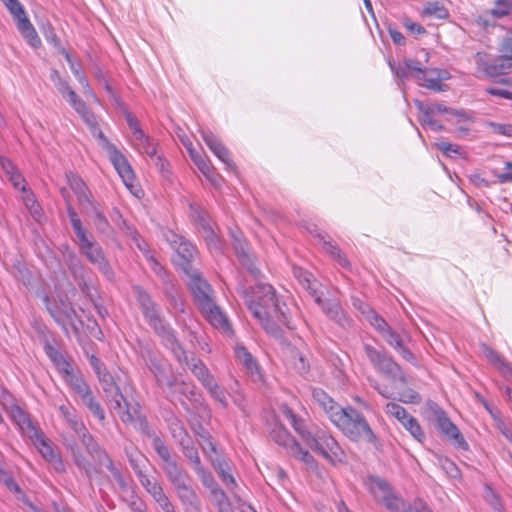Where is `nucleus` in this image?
Instances as JSON below:
<instances>
[{
    "mask_svg": "<svg viewBox=\"0 0 512 512\" xmlns=\"http://www.w3.org/2000/svg\"><path fill=\"white\" fill-rule=\"evenodd\" d=\"M364 353L374 369L393 383L406 384V376L394 359L370 344H364Z\"/></svg>",
    "mask_w": 512,
    "mask_h": 512,
    "instance_id": "423d86ee",
    "label": "nucleus"
},
{
    "mask_svg": "<svg viewBox=\"0 0 512 512\" xmlns=\"http://www.w3.org/2000/svg\"><path fill=\"white\" fill-rule=\"evenodd\" d=\"M201 313L212 326L228 336L232 335L233 331L227 316L215 302L202 309Z\"/></svg>",
    "mask_w": 512,
    "mask_h": 512,
    "instance_id": "aec40b11",
    "label": "nucleus"
},
{
    "mask_svg": "<svg viewBox=\"0 0 512 512\" xmlns=\"http://www.w3.org/2000/svg\"><path fill=\"white\" fill-rule=\"evenodd\" d=\"M71 225L80 242V248L92 241L87 237L86 230L83 228L81 220L75 221L71 223Z\"/></svg>",
    "mask_w": 512,
    "mask_h": 512,
    "instance_id": "052dcab7",
    "label": "nucleus"
},
{
    "mask_svg": "<svg viewBox=\"0 0 512 512\" xmlns=\"http://www.w3.org/2000/svg\"><path fill=\"white\" fill-rule=\"evenodd\" d=\"M67 180L70 188L77 195L79 204L82 208L94 201L91 192L79 176L69 173L67 174Z\"/></svg>",
    "mask_w": 512,
    "mask_h": 512,
    "instance_id": "c756f323",
    "label": "nucleus"
},
{
    "mask_svg": "<svg viewBox=\"0 0 512 512\" xmlns=\"http://www.w3.org/2000/svg\"><path fill=\"white\" fill-rule=\"evenodd\" d=\"M110 216L112 221H114L126 235L136 239L137 231L127 223L118 208L114 207Z\"/></svg>",
    "mask_w": 512,
    "mask_h": 512,
    "instance_id": "3c124183",
    "label": "nucleus"
},
{
    "mask_svg": "<svg viewBox=\"0 0 512 512\" xmlns=\"http://www.w3.org/2000/svg\"><path fill=\"white\" fill-rule=\"evenodd\" d=\"M152 446L162 461L161 468L186 511H198L200 500L195 490L189 485L188 472L172 457L169 448L160 437L154 438Z\"/></svg>",
    "mask_w": 512,
    "mask_h": 512,
    "instance_id": "20e7f679",
    "label": "nucleus"
},
{
    "mask_svg": "<svg viewBox=\"0 0 512 512\" xmlns=\"http://www.w3.org/2000/svg\"><path fill=\"white\" fill-rule=\"evenodd\" d=\"M115 410L118 411L119 417L123 423L132 425L136 430L148 437H153V439L158 437L150 429L148 421L145 415L142 414L138 403H129L124 397L121 408Z\"/></svg>",
    "mask_w": 512,
    "mask_h": 512,
    "instance_id": "9d476101",
    "label": "nucleus"
},
{
    "mask_svg": "<svg viewBox=\"0 0 512 512\" xmlns=\"http://www.w3.org/2000/svg\"><path fill=\"white\" fill-rule=\"evenodd\" d=\"M170 431L172 437L178 442L179 446H182L191 440L187 430L178 419H174V421L171 422Z\"/></svg>",
    "mask_w": 512,
    "mask_h": 512,
    "instance_id": "09e8293b",
    "label": "nucleus"
},
{
    "mask_svg": "<svg viewBox=\"0 0 512 512\" xmlns=\"http://www.w3.org/2000/svg\"><path fill=\"white\" fill-rule=\"evenodd\" d=\"M196 474L198 475L202 484L205 487L209 488L215 496L220 495L222 498L225 497L224 492L217 487L214 477L209 471L203 468L200 471L196 472Z\"/></svg>",
    "mask_w": 512,
    "mask_h": 512,
    "instance_id": "8fccbe9b",
    "label": "nucleus"
},
{
    "mask_svg": "<svg viewBox=\"0 0 512 512\" xmlns=\"http://www.w3.org/2000/svg\"><path fill=\"white\" fill-rule=\"evenodd\" d=\"M5 409L10 418L20 427L23 432H26L28 435H38V430L34 427L27 413L21 407L16 404H12L10 406H5Z\"/></svg>",
    "mask_w": 512,
    "mask_h": 512,
    "instance_id": "bb28decb",
    "label": "nucleus"
},
{
    "mask_svg": "<svg viewBox=\"0 0 512 512\" xmlns=\"http://www.w3.org/2000/svg\"><path fill=\"white\" fill-rule=\"evenodd\" d=\"M124 453L128 459V462L134 470L137 478L144 475V468L148 462L144 454H142L135 446H125Z\"/></svg>",
    "mask_w": 512,
    "mask_h": 512,
    "instance_id": "2f4dec72",
    "label": "nucleus"
},
{
    "mask_svg": "<svg viewBox=\"0 0 512 512\" xmlns=\"http://www.w3.org/2000/svg\"><path fill=\"white\" fill-rule=\"evenodd\" d=\"M211 398H213L219 405L226 409L228 408V400L226 398V391L224 388L218 385L215 378L211 379L209 382L205 383L203 386Z\"/></svg>",
    "mask_w": 512,
    "mask_h": 512,
    "instance_id": "37998d69",
    "label": "nucleus"
},
{
    "mask_svg": "<svg viewBox=\"0 0 512 512\" xmlns=\"http://www.w3.org/2000/svg\"><path fill=\"white\" fill-rule=\"evenodd\" d=\"M64 261L73 275L77 280H80L79 286L84 293H88L87 283L84 281L85 267L80 258L72 251H68L64 254Z\"/></svg>",
    "mask_w": 512,
    "mask_h": 512,
    "instance_id": "c85d7f7f",
    "label": "nucleus"
},
{
    "mask_svg": "<svg viewBox=\"0 0 512 512\" xmlns=\"http://www.w3.org/2000/svg\"><path fill=\"white\" fill-rule=\"evenodd\" d=\"M368 491L374 499L382 503L390 512H398L401 508L403 499L398 497L391 485L383 478L370 475L364 482Z\"/></svg>",
    "mask_w": 512,
    "mask_h": 512,
    "instance_id": "0eeeda50",
    "label": "nucleus"
},
{
    "mask_svg": "<svg viewBox=\"0 0 512 512\" xmlns=\"http://www.w3.org/2000/svg\"><path fill=\"white\" fill-rule=\"evenodd\" d=\"M67 101L70 103V105L76 110V112H79L80 110H83L86 107V104L83 100H81L74 90H69L66 94Z\"/></svg>",
    "mask_w": 512,
    "mask_h": 512,
    "instance_id": "774afa93",
    "label": "nucleus"
},
{
    "mask_svg": "<svg viewBox=\"0 0 512 512\" xmlns=\"http://www.w3.org/2000/svg\"><path fill=\"white\" fill-rule=\"evenodd\" d=\"M314 439L316 443H309V448L332 462L341 460L343 451L332 436L326 435L323 431H317Z\"/></svg>",
    "mask_w": 512,
    "mask_h": 512,
    "instance_id": "4468645a",
    "label": "nucleus"
},
{
    "mask_svg": "<svg viewBox=\"0 0 512 512\" xmlns=\"http://www.w3.org/2000/svg\"><path fill=\"white\" fill-rule=\"evenodd\" d=\"M237 293L256 319L276 318L288 329L295 328L287 304L279 298L270 284L258 283L250 288L240 284Z\"/></svg>",
    "mask_w": 512,
    "mask_h": 512,
    "instance_id": "f257e3e1",
    "label": "nucleus"
},
{
    "mask_svg": "<svg viewBox=\"0 0 512 512\" xmlns=\"http://www.w3.org/2000/svg\"><path fill=\"white\" fill-rule=\"evenodd\" d=\"M422 14L436 19H446L449 16L448 10L440 2H428Z\"/></svg>",
    "mask_w": 512,
    "mask_h": 512,
    "instance_id": "de8ad7c7",
    "label": "nucleus"
},
{
    "mask_svg": "<svg viewBox=\"0 0 512 512\" xmlns=\"http://www.w3.org/2000/svg\"><path fill=\"white\" fill-rule=\"evenodd\" d=\"M390 68L395 73L397 78L400 79L401 82H405L409 79V77H413L418 72H421V64L417 60L413 59H405L402 65L396 66L393 63H389Z\"/></svg>",
    "mask_w": 512,
    "mask_h": 512,
    "instance_id": "7c9ffc66",
    "label": "nucleus"
},
{
    "mask_svg": "<svg viewBox=\"0 0 512 512\" xmlns=\"http://www.w3.org/2000/svg\"><path fill=\"white\" fill-rule=\"evenodd\" d=\"M186 275L189 277L188 285L199 310L201 311L205 307L212 305L215 300L214 290L211 285L201 277L198 270Z\"/></svg>",
    "mask_w": 512,
    "mask_h": 512,
    "instance_id": "ddd939ff",
    "label": "nucleus"
},
{
    "mask_svg": "<svg viewBox=\"0 0 512 512\" xmlns=\"http://www.w3.org/2000/svg\"><path fill=\"white\" fill-rule=\"evenodd\" d=\"M189 210L193 223L197 227L199 233L205 239L208 247L216 251H221V240L215 233L214 225L210 219L209 214L197 203H190Z\"/></svg>",
    "mask_w": 512,
    "mask_h": 512,
    "instance_id": "1a4fd4ad",
    "label": "nucleus"
},
{
    "mask_svg": "<svg viewBox=\"0 0 512 512\" xmlns=\"http://www.w3.org/2000/svg\"><path fill=\"white\" fill-rule=\"evenodd\" d=\"M202 138L210 150L226 165L227 169H234L235 165L230 158L229 150L211 132H202Z\"/></svg>",
    "mask_w": 512,
    "mask_h": 512,
    "instance_id": "b1692460",
    "label": "nucleus"
},
{
    "mask_svg": "<svg viewBox=\"0 0 512 512\" xmlns=\"http://www.w3.org/2000/svg\"><path fill=\"white\" fill-rule=\"evenodd\" d=\"M79 440L95 462L106 457L107 452L98 444L89 431L83 434Z\"/></svg>",
    "mask_w": 512,
    "mask_h": 512,
    "instance_id": "72a5a7b5",
    "label": "nucleus"
},
{
    "mask_svg": "<svg viewBox=\"0 0 512 512\" xmlns=\"http://www.w3.org/2000/svg\"><path fill=\"white\" fill-rule=\"evenodd\" d=\"M367 319L370 324L383 336L389 329L387 322L373 311L368 313Z\"/></svg>",
    "mask_w": 512,
    "mask_h": 512,
    "instance_id": "6e6d98bb",
    "label": "nucleus"
},
{
    "mask_svg": "<svg viewBox=\"0 0 512 512\" xmlns=\"http://www.w3.org/2000/svg\"><path fill=\"white\" fill-rule=\"evenodd\" d=\"M29 438L34 441L35 446L42 457L54 468L56 472H65V465L61 455L54 449L52 444L46 440L43 434L38 430V435L29 434Z\"/></svg>",
    "mask_w": 512,
    "mask_h": 512,
    "instance_id": "2eb2a0df",
    "label": "nucleus"
},
{
    "mask_svg": "<svg viewBox=\"0 0 512 512\" xmlns=\"http://www.w3.org/2000/svg\"><path fill=\"white\" fill-rule=\"evenodd\" d=\"M475 63L478 72L491 78L507 74L512 67V62L504 55L490 58L480 52L475 55Z\"/></svg>",
    "mask_w": 512,
    "mask_h": 512,
    "instance_id": "f8f14e48",
    "label": "nucleus"
},
{
    "mask_svg": "<svg viewBox=\"0 0 512 512\" xmlns=\"http://www.w3.org/2000/svg\"><path fill=\"white\" fill-rule=\"evenodd\" d=\"M133 294L146 322L154 333L171 350L179 363L189 364L188 355L179 343L175 330L161 315L160 306L140 286L133 287Z\"/></svg>",
    "mask_w": 512,
    "mask_h": 512,
    "instance_id": "7ed1b4c3",
    "label": "nucleus"
},
{
    "mask_svg": "<svg viewBox=\"0 0 512 512\" xmlns=\"http://www.w3.org/2000/svg\"><path fill=\"white\" fill-rule=\"evenodd\" d=\"M401 424L407 431H409V433L412 435L414 439H416L419 442L424 441L425 434L416 418L408 414L406 419Z\"/></svg>",
    "mask_w": 512,
    "mask_h": 512,
    "instance_id": "49530a36",
    "label": "nucleus"
},
{
    "mask_svg": "<svg viewBox=\"0 0 512 512\" xmlns=\"http://www.w3.org/2000/svg\"><path fill=\"white\" fill-rule=\"evenodd\" d=\"M99 466H105L109 471L110 473L112 474L113 478L115 479V481L117 482V484L119 485L120 489L122 491H127L128 490V483L127 481L125 480L122 472L120 471V469H118L112 459L110 458V456L108 455V453L106 454V457L105 458H101L99 461L96 462Z\"/></svg>",
    "mask_w": 512,
    "mask_h": 512,
    "instance_id": "a19ab883",
    "label": "nucleus"
},
{
    "mask_svg": "<svg viewBox=\"0 0 512 512\" xmlns=\"http://www.w3.org/2000/svg\"><path fill=\"white\" fill-rule=\"evenodd\" d=\"M140 484L144 487V489L154 498L161 491H163V487L156 479L150 478L148 475L144 474L138 478Z\"/></svg>",
    "mask_w": 512,
    "mask_h": 512,
    "instance_id": "603ef678",
    "label": "nucleus"
},
{
    "mask_svg": "<svg viewBox=\"0 0 512 512\" xmlns=\"http://www.w3.org/2000/svg\"><path fill=\"white\" fill-rule=\"evenodd\" d=\"M64 381L79 396L80 399L92 392L81 374L73 373Z\"/></svg>",
    "mask_w": 512,
    "mask_h": 512,
    "instance_id": "79ce46f5",
    "label": "nucleus"
},
{
    "mask_svg": "<svg viewBox=\"0 0 512 512\" xmlns=\"http://www.w3.org/2000/svg\"><path fill=\"white\" fill-rule=\"evenodd\" d=\"M385 412L387 415L396 418L400 423H402L408 416L406 409L395 402L387 403L385 406Z\"/></svg>",
    "mask_w": 512,
    "mask_h": 512,
    "instance_id": "5fc2aeb1",
    "label": "nucleus"
},
{
    "mask_svg": "<svg viewBox=\"0 0 512 512\" xmlns=\"http://www.w3.org/2000/svg\"><path fill=\"white\" fill-rule=\"evenodd\" d=\"M54 366L56 367L57 371L62 375L64 380L67 379L73 373H75L71 363L65 357H63Z\"/></svg>",
    "mask_w": 512,
    "mask_h": 512,
    "instance_id": "0e129e2a",
    "label": "nucleus"
},
{
    "mask_svg": "<svg viewBox=\"0 0 512 512\" xmlns=\"http://www.w3.org/2000/svg\"><path fill=\"white\" fill-rule=\"evenodd\" d=\"M150 370L153 373L159 386H167L171 393L179 390L180 387L184 386V383H177L175 378L170 376L165 366L158 361H151Z\"/></svg>",
    "mask_w": 512,
    "mask_h": 512,
    "instance_id": "a878e982",
    "label": "nucleus"
},
{
    "mask_svg": "<svg viewBox=\"0 0 512 512\" xmlns=\"http://www.w3.org/2000/svg\"><path fill=\"white\" fill-rule=\"evenodd\" d=\"M65 446L70 451L74 464L83 472L86 478L91 481L94 473L97 472L96 468L83 454L77 443L66 441Z\"/></svg>",
    "mask_w": 512,
    "mask_h": 512,
    "instance_id": "5701e85b",
    "label": "nucleus"
},
{
    "mask_svg": "<svg viewBox=\"0 0 512 512\" xmlns=\"http://www.w3.org/2000/svg\"><path fill=\"white\" fill-rule=\"evenodd\" d=\"M5 6L13 15L16 24L20 21V19L28 18L23 5L19 2V0H4Z\"/></svg>",
    "mask_w": 512,
    "mask_h": 512,
    "instance_id": "864d4df0",
    "label": "nucleus"
},
{
    "mask_svg": "<svg viewBox=\"0 0 512 512\" xmlns=\"http://www.w3.org/2000/svg\"><path fill=\"white\" fill-rule=\"evenodd\" d=\"M283 414L286 417V419L289 421V423L292 425L294 430L298 433L301 440L308 446L309 443L315 444V433L309 431L306 428V424L304 420L298 418L293 411L288 408L287 406L282 408Z\"/></svg>",
    "mask_w": 512,
    "mask_h": 512,
    "instance_id": "cd10ccee",
    "label": "nucleus"
},
{
    "mask_svg": "<svg viewBox=\"0 0 512 512\" xmlns=\"http://www.w3.org/2000/svg\"><path fill=\"white\" fill-rule=\"evenodd\" d=\"M270 436L278 445L283 446L288 452L295 447L297 443L282 425H275Z\"/></svg>",
    "mask_w": 512,
    "mask_h": 512,
    "instance_id": "e433bc0d",
    "label": "nucleus"
},
{
    "mask_svg": "<svg viewBox=\"0 0 512 512\" xmlns=\"http://www.w3.org/2000/svg\"><path fill=\"white\" fill-rule=\"evenodd\" d=\"M71 225L80 242V248L92 241L87 237L86 230L83 228L81 220L75 221L71 223Z\"/></svg>",
    "mask_w": 512,
    "mask_h": 512,
    "instance_id": "680f3d73",
    "label": "nucleus"
},
{
    "mask_svg": "<svg viewBox=\"0 0 512 512\" xmlns=\"http://www.w3.org/2000/svg\"><path fill=\"white\" fill-rule=\"evenodd\" d=\"M133 294L146 322L154 333L171 350L179 363L189 364L188 355L179 343L175 330L161 315L160 306L140 286L133 287Z\"/></svg>",
    "mask_w": 512,
    "mask_h": 512,
    "instance_id": "f03ea898",
    "label": "nucleus"
},
{
    "mask_svg": "<svg viewBox=\"0 0 512 512\" xmlns=\"http://www.w3.org/2000/svg\"><path fill=\"white\" fill-rule=\"evenodd\" d=\"M81 252L86 258L107 278L112 279L114 276L113 270L104 255V251L101 246L95 241H91L81 247Z\"/></svg>",
    "mask_w": 512,
    "mask_h": 512,
    "instance_id": "dca6fc26",
    "label": "nucleus"
},
{
    "mask_svg": "<svg viewBox=\"0 0 512 512\" xmlns=\"http://www.w3.org/2000/svg\"><path fill=\"white\" fill-rule=\"evenodd\" d=\"M429 413L437 422V427L441 433L458 449L468 450L469 445L457 426L450 420L445 411L435 402L427 403Z\"/></svg>",
    "mask_w": 512,
    "mask_h": 512,
    "instance_id": "6e6552de",
    "label": "nucleus"
},
{
    "mask_svg": "<svg viewBox=\"0 0 512 512\" xmlns=\"http://www.w3.org/2000/svg\"><path fill=\"white\" fill-rule=\"evenodd\" d=\"M231 236L233 238V248L238 260L253 277H257L260 271L255 266L254 257L249 253L246 241L241 238L240 234L232 232Z\"/></svg>",
    "mask_w": 512,
    "mask_h": 512,
    "instance_id": "6ab92c4d",
    "label": "nucleus"
},
{
    "mask_svg": "<svg viewBox=\"0 0 512 512\" xmlns=\"http://www.w3.org/2000/svg\"><path fill=\"white\" fill-rule=\"evenodd\" d=\"M65 58L67 62L69 63L70 69L77 79V81L81 84V86L84 89V93L86 94H92V91L90 89L89 83L85 75L80 71V66L76 64L73 60L71 55L68 52L63 51Z\"/></svg>",
    "mask_w": 512,
    "mask_h": 512,
    "instance_id": "a18cd8bd",
    "label": "nucleus"
},
{
    "mask_svg": "<svg viewBox=\"0 0 512 512\" xmlns=\"http://www.w3.org/2000/svg\"><path fill=\"white\" fill-rule=\"evenodd\" d=\"M431 73L435 74V77H428V75H426L424 72V68L421 66V72L415 74L414 78L422 87H425L435 92L446 91L448 89V86L446 84H443L442 81L450 79V73L445 69H432Z\"/></svg>",
    "mask_w": 512,
    "mask_h": 512,
    "instance_id": "a211bd4d",
    "label": "nucleus"
},
{
    "mask_svg": "<svg viewBox=\"0 0 512 512\" xmlns=\"http://www.w3.org/2000/svg\"><path fill=\"white\" fill-rule=\"evenodd\" d=\"M16 26L30 46L37 48L41 45V40L28 18L20 19Z\"/></svg>",
    "mask_w": 512,
    "mask_h": 512,
    "instance_id": "f704fd0d",
    "label": "nucleus"
},
{
    "mask_svg": "<svg viewBox=\"0 0 512 512\" xmlns=\"http://www.w3.org/2000/svg\"><path fill=\"white\" fill-rule=\"evenodd\" d=\"M512 9V0H497L495 7L491 10L492 15L503 17L509 14Z\"/></svg>",
    "mask_w": 512,
    "mask_h": 512,
    "instance_id": "bf43d9fd",
    "label": "nucleus"
},
{
    "mask_svg": "<svg viewBox=\"0 0 512 512\" xmlns=\"http://www.w3.org/2000/svg\"><path fill=\"white\" fill-rule=\"evenodd\" d=\"M488 126L496 134L512 137V124L489 122Z\"/></svg>",
    "mask_w": 512,
    "mask_h": 512,
    "instance_id": "338daca9",
    "label": "nucleus"
},
{
    "mask_svg": "<svg viewBox=\"0 0 512 512\" xmlns=\"http://www.w3.org/2000/svg\"><path fill=\"white\" fill-rule=\"evenodd\" d=\"M416 106L421 113L420 122L423 126H427L433 131L444 130V126L433 118L434 114L432 109H428V106L421 101H416Z\"/></svg>",
    "mask_w": 512,
    "mask_h": 512,
    "instance_id": "4c0bfd02",
    "label": "nucleus"
},
{
    "mask_svg": "<svg viewBox=\"0 0 512 512\" xmlns=\"http://www.w3.org/2000/svg\"><path fill=\"white\" fill-rule=\"evenodd\" d=\"M82 209L84 213H86L92 219L96 230L100 234L106 237H110L114 234L113 227L95 201L86 205V207H83Z\"/></svg>",
    "mask_w": 512,
    "mask_h": 512,
    "instance_id": "412c9836",
    "label": "nucleus"
},
{
    "mask_svg": "<svg viewBox=\"0 0 512 512\" xmlns=\"http://www.w3.org/2000/svg\"><path fill=\"white\" fill-rule=\"evenodd\" d=\"M322 311L342 327H346L350 324V319L337 301L328 300L327 303H323Z\"/></svg>",
    "mask_w": 512,
    "mask_h": 512,
    "instance_id": "473e14b6",
    "label": "nucleus"
},
{
    "mask_svg": "<svg viewBox=\"0 0 512 512\" xmlns=\"http://www.w3.org/2000/svg\"><path fill=\"white\" fill-rule=\"evenodd\" d=\"M382 337L395 350L401 348V346L403 345V341L400 335L393 331L392 329H389Z\"/></svg>",
    "mask_w": 512,
    "mask_h": 512,
    "instance_id": "69168bd1",
    "label": "nucleus"
},
{
    "mask_svg": "<svg viewBox=\"0 0 512 512\" xmlns=\"http://www.w3.org/2000/svg\"><path fill=\"white\" fill-rule=\"evenodd\" d=\"M323 248L326 252H328L334 259L338 261V263L345 267L348 265V260L345 256L342 255L341 250L338 246L334 245L329 241L323 242Z\"/></svg>",
    "mask_w": 512,
    "mask_h": 512,
    "instance_id": "4d7b16f0",
    "label": "nucleus"
},
{
    "mask_svg": "<svg viewBox=\"0 0 512 512\" xmlns=\"http://www.w3.org/2000/svg\"><path fill=\"white\" fill-rule=\"evenodd\" d=\"M83 405L96 417L100 423L104 424L106 420L105 411L100 402L95 398L93 392H90L81 398Z\"/></svg>",
    "mask_w": 512,
    "mask_h": 512,
    "instance_id": "ea45409f",
    "label": "nucleus"
},
{
    "mask_svg": "<svg viewBox=\"0 0 512 512\" xmlns=\"http://www.w3.org/2000/svg\"><path fill=\"white\" fill-rule=\"evenodd\" d=\"M235 352L237 359L244 366L247 372L251 374V376L259 374V368L256 361L245 347H238Z\"/></svg>",
    "mask_w": 512,
    "mask_h": 512,
    "instance_id": "c03bdc74",
    "label": "nucleus"
},
{
    "mask_svg": "<svg viewBox=\"0 0 512 512\" xmlns=\"http://www.w3.org/2000/svg\"><path fill=\"white\" fill-rule=\"evenodd\" d=\"M96 375L107 401L113 409H120L124 395L121 393L112 374L105 368Z\"/></svg>",
    "mask_w": 512,
    "mask_h": 512,
    "instance_id": "f3484780",
    "label": "nucleus"
},
{
    "mask_svg": "<svg viewBox=\"0 0 512 512\" xmlns=\"http://www.w3.org/2000/svg\"><path fill=\"white\" fill-rule=\"evenodd\" d=\"M137 149L149 157L153 158L157 154V146L143 131L136 132V139L133 140Z\"/></svg>",
    "mask_w": 512,
    "mask_h": 512,
    "instance_id": "58836bf2",
    "label": "nucleus"
},
{
    "mask_svg": "<svg viewBox=\"0 0 512 512\" xmlns=\"http://www.w3.org/2000/svg\"><path fill=\"white\" fill-rule=\"evenodd\" d=\"M289 453L294 456L295 458L300 459L304 463L310 464L313 462V457L310 455V453L307 450H303L299 443L297 442L295 444V447H293Z\"/></svg>",
    "mask_w": 512,
    "mask_h": 512,
    "instance_id": "e2e57ef3",
    "label": "nucleus"
},
{
    "mask_svg": "<svg viewBox=\"0 0 512 512\" xmlns=\"http://www.w3.org/2000/svg\"><path fill=\"white\" fill-rule=\"evenodd\" d=\"M188 361L189 364L186 365L203 386L205 385V383L209 382L211 379L214 378V376L210 373L209 369L206 367L202 360L197 359L195 357H192L190 359L188 357Z\"/></svg>",
    "mask_w": 512,
    "mask_h": 512,
    "instance_id": "c9c22d12",
    "label": "nucleus"
},
{
    "mask_svg": "<svg viewBox=\"0 0 512 512\" xmlns=\"http://www.w3.org/2000/svg\"><path fill=\"white\" fill-rule=\"evenodd\" d=\"M333 423L352 441H364L370 444L377 441L365 417L351 406L342 407L338 414H334Z\"/></svg>",
    "mask_w": 512,
    "mask_h": 512,
    "instance_id": "39448f33",
    "label": "nucleus"
},
{
    "mask_svg": "<svg viewBox=\"0 0 512 512\" xmlns=\"http://www.w3.org/2000/svg\"><path fill=\"white\" fill-rule=\"evenodd\" d=\"M108 154L125 185L128 188L132 187L131 182L134 179V174L127 159L116 147H110V152Z\"/></svg>",
    "mask_w": 512,
    "mask_h": 512,
    "instance_id": "4be33fe9",
    "label": "nucleus"
},
{
    "mask_svg": "<svg viewBox=\"0 0 512 512\" xmlns=\"http://www.w3.org/2000/svg\"><path fill=\"white\" fill-rule=\"evenodd\" d=\"M312 398L316 405L321 408L333 422L334 414H338L342 407L336 403L323 389L314 388Z\"/></svg>",
    "mask_w": 512,
    "mask_h": 512,
    "instance_id": "393cba45",
    "label": "nucleus"
},
{
    "mask_svg": "<svg viewBox=\"0 0 512 512\" xmlns=\"http://www.w3.org/2000/svg\"><path fill=\"white\" fill-rule=\"evenodd\" d=\"M50 78L62 96L66 97L68 91L71 90L68 82L60 76L57 70H52Z\"/></svg>",
    "mask_w": 512,
    "mask_h": 512,
    "instance_id": "13d9d810",
    "label": "nucleus"
},
{
    "mask_svg": "<svg viewBox=\"0 0 512 512\" xmlns=\"http://www.w3.org/2000/svg\"><path fill=\"white\" fill-rule=\"evenodd\" d=\"M172 248L177 253L175 263L183 270L185 274L197 271L192 262L197 256V248L183 236L172 234L168 239Z\"/></svg>",
    "mask_w": 512,
    "mask_h": 512,
    "instance_id": "9b49d317",
    "label": "nucleus"
}]
</instances>
